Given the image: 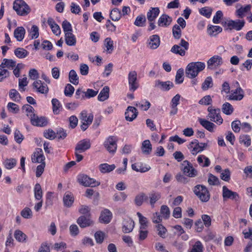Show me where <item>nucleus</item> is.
<instances>
[{"instance_id":"774afa93","label":"nucleus","mask_w":252,"mask_h":252,"mask_svg":"<svg viewBox=\"0 0 252 252\" xmlns=\"http://www.w3.org/2000/svg\"><path fill=\"white\" fill-rule=\"evenodd\" d=\"M1 65L4 66V68H13L16 65V62L12 60L4 59Z\"/></svg>"},{"instance_id":"338daca9","label":"nucleus","mask_w":252,"mask_h":252,"mask_svg":"<svg viewBox=\"0 0 252 252\" xmlns=\"http://www.w3.org/2000/svg\"><path fill=\"white\" fill-rule=\"evenodd\" d=\"M30 36L32 39H35L39 36V29L37 26L35 25L32 26L31 29L29 31Z\"/></svg>"},{"instance_id":"6e6552de","label":"nucleus","mask_w":252,"mask_h":252,"mask_svg":"<svg viewBox=\"0 0 252 252\" xmlns=\"http://www.w3.org/2000/svg\"><path fill=\"white\" fill-rule=\"evenodd\" d=\"M118 138L115 136H109L105 140L103 145L110 153L114 154L117 149Z\"/></svg>"},{"instance_id":"f8f14e48","label":"nucleus","mask_w":252,"mask_h":252,"mask_svg":"<svg viewBox=\"0 0 252 252\" xmlns=\"http://www.w3.org/2000/svg\"><path fill=\"white\" fill-rule=\"evenodd\" d=\"M222 195L224 201L231 199L236 202L240 199V196L236 192L230 190L225 186L222 187Z\"/></svg>"},{"instance_id":"4be33fe9","label":"nucleus","mask_w":252,"mask_h":252,"mask_svg":"<svg viewBox=\"0 0 252 252\" xmlns=\"http://www.w3.org/2000/svg\"><path fill=\"white\" fill-rule=\"evenodd\" d=\"M172 21L171 17L166 14H162L158 19V25L159 27H167L171 24Z\"/></svg>"},{"instance_id":"8fccbe9b","label":"nucleus","mask_w":252,"mask_h":252,"mask_svg":"<svg viewBox=\"0 0 252 252\" xmlns=\"http://www.w3.org/2000/svg\"><path fill=\"white\" fill-rule=\"evenodd\" d=\"M104 45L106 48V52L111 53L114 50L113 41L110 37H107L104 40Z\"/></svg>"},{"instance_id":"473e14b6","label":"nucleus","mask_w":252,"mask_h":252,"mask_svg":"<svg viewBox=\"0 0 252 252\" xmlns=\"http://www.w3.org/2000/svg\"><path fill=\"white\" fill-rule=\"evenodd\" d=\"M156 87H160L163 91H168L174 86L173 83L170 81L162 82L159 80L156 81Z\"/></svg>"},{"instance_id":"c03bdc74","label":"nucleus","mask_w":252,"mask_h":252,"mask_svg":"<svg viewBox=\"0 0 252 252\" xmlns=\"http://www.w3.org/2000/svg\"><path fill=\"white\" fill-rule=\"evenodd\" d=\"M198 163L203 167H208L210 164L209 159L204 155H199L197 158Z\"/></svg>"},{"instance_id":"1a4fd4ad","label":"nucleus","mask_w":252,"mask_h":252,"mask_svg":"<svg viewBox=\"0 0 252 252\" xmlns=\"http://www.w3.org/2000/svg\"><path fill=\"white\" fill-rule=\"evenodd\" d=\"M209 112L207 116L208 118L211 121H213L218 125H220L223 122V119L220 115V109H215L213 107L210 106L208 108Z\"/></svg>"},{"instance_id":"423d86ee","label":"nucleus","mask_w":252,"mask_h":252,"mask_svg":"<svg viewBox=\"0 0 252 252\" xmlns=\"http://www.w3.org/2000/svg\"><path fill=\"white\" fill-rule=\"evenodd\" d=\"M207 146L206 143H199L196 139H194L189 143L188 147L190 152L193 155H196L198 153L204 150Z\"/></svg>"},{"instance_id":"2f4dec72","label":"nucleus","mask_w":252,"mask_h":252,"mask_svg":"<svg viewBox=\"0 0 252 252\" xmlns=\"http://www.w3.org/2000/svg\"><path fill=\"white\" fill-rule=\"evenodd\" d=\"M64 37L65 43L67 45L73 46L76 45V38L72 32H67L64 34Z\"/></svg>"},{"instance_id":"c756f323","label":"nucleus","mask_w":252,"mask_h":252,"mask_svg":"<svg viewBox=\"0 0 252 252\" xmlns=\"http://www.w3.org/2000/svg\"><path fill=\"white\" fill-rule=\"evenodd\" d=\"M148 202V196L143 192H141L137 194L134 199V203L136 206H140L143 203Z\"/></svg>"},{"instance_id":"603ef678","label":"nucleus","mask_w":252,"mask_h":252,"mask_svg":"<svg viewBox=\"0 0 252 252\" xmlns=\"http://www.w3.org/2000/svg\"><path fill=\"white\" fill-rule=\"evenodd\" d=\"M222 111L226 115H229L233 112V108L229 102H225L222 106Z\"/></svg>"},{"instance_id":"3c124183","label":"nucleus","mask_w":252,"mask_h":252,"mask_svg":"<svg viewBox=\"0 0 252 252\" xmlns=\"http://www.w3.org/2000/svg\"><path fill=\"white\" fill-rule=\"evenodd\" d=\"M14 237L20 242H24L27 238L26 235L20 230H16L14 232Z\"/></svg>"},{"instance_id":"20e7f679","label":"nucleus","mask_w":252,"mask_h":252,"mask_svg":"<svg viewBox=\"0 0 252 252\" xmlns=\"http://www.w3.org/2000/svg\"><path fill=\"white\" fill-rule=\"evenodd\" d=\"M181 169L184 175L190 178H193L197 176L198 172L192 164L187 160H184L181 166Z\"/></svg>"},{"instance_id":"ddd939ff","label":"nucleus","mask_w":252,"mask_h":252,"mask_svg":"<svg viewBox=\"0 0 252 252\" xmlns=\"http://www.w3.org/2000/svg\"><path fill=\"white\" fill-rule=\"evenodd\" d=\"M32 87L36 92L42 94H46L49 91L47 85L40 80H35L32 83Z\"/></svg>"},{"instance_id":"cd10ccee","label":"nucleus","mask_w":252,"mask_h":252,"mask_svg":"<svg viewBox=\"0 0 252 252\" xmlns=\"http://www.w3.org/2000/svg\"><path fill=\"white\" fill-rule=\"evenodd\" d=\"M159 14L158 7H151L147 13V18L149 21H155Z\"/></svg>"},{"instance_id":"7ed1b4c3","label":"nucleus","mask_w":252,"mask_h":252,"mask_svg":"<svg viewBox=\"0 0 252 252\" xmlns=\"http://www.w3.org/2000/svg\"><path fill=\"white\" fill-rule=\"evenodd\" d=\"M193 192L202 202H206L209 201L210 195L205 186L201 185H197L194 188Z\"/></svg>"},{"instance_id":"09e8293b","label":"nucleus","mask_w":252,"mask_h":252,"mask_svg":"<svg viewBox=\"0 0 252 252\" xmlns=\"http://www.w3.org/2000/svg\"><path fill=\"white\" fill-rule=\"evenodd\" d=\"M204 247L200 241H197L195 244L192 245L189 252H203Z\"/></svg>"},{"instance_id":"a211bd4d","label":"nucleus","mask_w":252,"mask_h":252,"mask_svg":"<svg viewBox=\"0 0 252 252\" xmlns=\"http://www.w3.org/2000/svg\"><path fill=\"white\" fill-rule=\"evenodd\" d=\"M91 147L90 141L85 139L78 142L75 147V151L82 153L90 149Z\"/></svg>"},{"instance_id":"dca6fc26","label":"nucleus","mask_w":252,"mask_h":252,"mask_svg":"<svg viewBox=\"0 0 252 252\" xmlns=\"http://www.w3.org/2000/svg\"><path fill=\"white\" fill-rule=\"evenodd\" d=\"M160 43L159 36L157 34H154L149 37L147 41V47L151 49L155 50L158 47Z\"/></svg>"},{"instance_id":"0e129e2a","label":"nucleus","mask_w":252,"mask_h":252,"mask_svg":"<svg viewBox=\"0 0 252 252\" xmlns=\"http://www.w3.org/2000/svg\"><path fill=\"white\" fill-rule=\"evenodd\" d=\"M162 217L165 219H167L170 216V210L168 207L166 205H162L160 210Z\"/></svg>"},{"instance_id":"c85d7f7f","label":"nucleus","mask_w":252,"mask_h":252,"mask_svg":"<svg viewBox=\"0 0 252 252\" xmlns=\"http://www.w3.org/2000/svg\"><path fill=\"white\" fill-rule=\"evenodd\" d=\"M251 7L250 4L246 5L245 6H241L236 11V16L240 18H243L248 12L250 11Z\"/></svg>"},{"instance_id":"72a5a7b5","label":"nucleus","mask_w":252,"mask_h":252,"mask_svg":"<svg viewBox=\"0 0 252 252\" xmlns=\"http://www.w3.org/2000/svg\"><path fill=\"white\" fill-rule=\"evenodd\" d=\"M63 201L64 205L67 207L71 206L74 202V196L73 194L69 192H66L64 193Z\"/></svg>"},{"instance_id":"58836bf2","label":"nucleus","mask_w":252,"mask_h":252,"mask_svg":"<svg viewBox=\"0 0 252 252\" xmlns=\"http://www.w3.org/2000/svg\"><path fill=\"white\" fill-rule=\"evenodd\" d=\"M222 31V28L219 26L211 25L207 28V32L211 36L215 35L221 32Z\"/></svg>"},{"instance_id":"e433bc0d","label":"nucleus","mask_w":252,"mask_h":252,"mask_svg":"<svg viewBox=\"0 0 252 252\" xmlns=\"http://www.w3.org/2000/svg\"><path fill=\"white\" fill-rule=\"evenodd\" d=\"M198 121L202 126L210 132H212L214 130L215 125L207 120L199 118Z\"/></svg>"},{"instance_id":"a878e982","label":"nucleus","mask_w":252,"mask_h":252,"mask_svg":"<svg viewBox=\"0 0 252 252\" xmlns=\"http://www.w3.org/2000/svg\"><path fill=\"white\" fill-rule=\"evenodd\" d=\"M47 23L50 27L52 32L56 35H60L61 33V29L59 26L56 23L52 18H49L47 20Z\"/></svg>"},{"instance_id":"69168bd1","label":"nucleus","mask_w":252,"mask_h":252,"mask_svg":"<svg viewBox=\"0 0 252 252\" xmlns=\"http://www.w3.org/2000/svg\"><path fill=\"white\" fill-rule=\"evenodd\" d=\"M172 32L173 36L176 39H179L181 36L182 31L180 26L178 25H175L172 28Z\"/></svg>"},{"instance_id":"680f3d73","label":"nucleus","mask_w":252,"mask_h":252,"mask_svg":"<svg viewBox=\"0 0 252 252\" xmlns=\"http://www.w3.org/2000/svg\"><path fill=\"white\" fill-rule=\"evenodd\" d=\"M137 216L139 218V222L140 223V229H145L147 226V218L142 216L140 212L137 213Z\"/></svg>"},{"instance_id":"e2e57ef3","label":"nucleus","mask_w":252,"mask_h":252,"mask_svg":"<svg viewBox=\"0 0 252 252\" xmlns=\"http://www.w3.org/2000/svg\"><path fill=\"white\" fill-rule=\"evenodd\" d=\"M156 228L158 232V235L162 238H165L167 232V229L166 228L161 224H158L156 226Z\"/></svg>"},{"instance_id":"39448f33","label":"nucleus","mask_w":252,"mask_h":252,"mask_svg":"<svg viewBox=\"0 0 252 252\" xmlns=\"http://www.w3.org/2000/svg\"><path fill=\"white\" fill-rule=\"evenodd\" d=\"M77 181L79 183L85 187H95L100 184L99 182L84 174L78 175Z\"/></svg>"},{"instance_id":"4d7b16f0","label":"nucleus","mask_w":252,"mask_h":252,"mask_svg":"<svg viewBox=\"0 0 252 252\" xmlns=\"http://www.w3.org/2000/svg\"><path fill=\"white\" fill-rule=\"evenodd\" d=\"M10 98L14 101H19L21 99L20 94L15 89H11L9 94Z\"/></svg>"},{"instance_id":"ea45409f","label":"nucleus","mask_w":252,"mask_h":252,"mask_svg":"<svg viewBox=\"0 0 252 252\" xmlns=\"http://www.w3.org/2000/svg\"><path fill=\"white\" fill-rule=\"evenodd\" d=\"M135 105L141 110L147 111L151 106V103L149 101L144 99L136 102Z\"/></svg>"},{"instance_id":"f3484780","label":"nucleus","mask_w":252,"mask_h":252,"mask_svg":"<svg viewBox=\"0 0 252 252\" xmlns=\"http://www.w3.org/2000/svg\"><path fill=\"white\" fill-rule=\"evenodd\" d=\"M134 227V222L133 220L126 217L124 219L123 222V232L125 233H127L131 232Z\"/></svg>"},{"instance_id":"5701e85b","label":"nucleus","mask_w":252,"mask_h":252,"mask_svg":"<svg viewBox=\"0 0 252 252\" xmlns=\"http://www.w3.org/2000/svg\"><path fill=\"white\" fill-rule=\"evenodd\" d=\"M31 122L32 125L37 126H44L47 125L48 123L46 118L43 117H39L35 115L32 118Z\"/></svg>"},{"instance_id":"393cba45","label":"nucleus","mask_w":252,"mask_h":252,"mask_svg":"<svg viewBox=\"0 0 252 252\" xmlns=\"http://www.w3.org/2000/svg\"><path fill=\"white\" fill-rule=\"evenodd\" d=\"M112 214L108 209H104L101 213L99 220L101 222L108 223L111 220Z\"/></svg>"},{"instance_id":"37998d69","label":"nucleus","mask_w":252,"mask_h":252,"mask_svg":"<svg viewBox=\"0 0 252 252\" xmlns=\"http://www.w3.org/2000/svg\"><path fill=\"white\" fill-rule=\"evenodd\" d=\"M110 16L113 21H118L121 19L122 13L118 8H115L111 10Z\"/></svg>"},{"instance_id":"6ab92c4d","label":"nucleus","mask_w":252,"mask_h":252,"mask_svg":"<svg viewBox=\"0 0 252 252\" xmlns=\"http://www.w3.org/2000/svg\"><path fill=\"white\" fill-rule=\"evenodd\" d=\"M161 197V194L160 192L153 191L148 196V202L147 203H149L153 208L155 207V204L160 199Z\"/></svg>"},{"instance_id":"052dcab7","label":"nucleus","mask_w":252,"mask_h":252,"mask_svg":"<svg viewBox=\"0 0 252 252\" xmlns=\"http://www.w3.org/2000/svg\"><path fill=\"white\" fill-rule=\"evenodd\" d=\"M213 86V80L211 77H207L202 85L203 90H207L209 88Z\"/></svg>"},{"instance_id":"bb28decb","label":"nucleus","mask_w":252,"mask_h":252,"mask_svg":"<svg viewBox=\"0 0 252 252\" xmlns=\"http://www.w3.org/2000/svg\"><path fill=\"white\" fill-rule=\"evenodd\" d=\"M77 222L82 228L91 226L94 223L93 221L89 217L85 216L80 217L78 219Z\"/></svg>"},{"instance_id":"9d476101","label":"nucleus","mask_w":252,"mask_h":252,"mask_svg":"<svg viewBox=\"0 0 252 252\" xmlns=\"http://www.w3.org/2000/svg\"><path fill=\"white\" fill-rule=\"evenodd\" d=\"M94 116L92 114H88L85 110L82 111L80 113V119L82 125L81 126V129L83 131L86 130L89 126H90L93 122Z\"/></svg>"},{"instance_id":"7c9ffc66","label":"nucleus","mask_w":252,"mask_h":252,"mask_svg":"<svg viewBox=\"0 0 252 252\" xmlns=\"http://www.w3.org/2000/svg\"><path fill=\"white\" fill-rule=\"evenodd\" d=\"M26 31L23 27H18L14 32V36L17 41H21L25 37Z\"/></svg>"},{"instance_id":"c9c22d12","label":"nucleus","mask_w":252,"mask_h":252,"mask_svg":"<svg viewBox=\"0 0 252 252\" xmlns=\"http://www.w3.org/2000/svg\"><path fill=\"white\" fill-rule=\"evenodd\" d=\"M116 168L115 164L109 165L108 163H102L99 165V171L103 174L109 173Z\"/></svg>"},{"instance_id":"a19ab883","label":"nucleus","mask_w":252,"mask_h":252,"mask_svg":"<svg viewBox=\"0 0 252 252\" xmlns=\"http://www.w3.org/2000/svg\"><path fill=\"white\" fill-rule=\"evenodd\" d=\"M34 195L36 200H42L43 192L41 186L37 183L34 187Z\"/></svg>"},{"instance_id":"f704fd0d","label":"nucleus","mask_w":252,"mask_h":252,"mask_svg":"<svg viewBox=\"0 0 252 252\" xmlns=\"http://www.w3.org/2000/svg\"><path fill=\"white\" fill-rule=\"evenodd\" d=\"M141 150L145 155H149L152 150V146L150 140H145L142 143Z\"/></svg>"},{"instance_id":"4468645a","label":"nucleus","mask_w":252,"mask_h":252,"mask_svg":"<svg viewBox=\"0 0 252 252\" xmlns=\"http://www.w3.org/2000/svg\"><path fill=\"white\" fill-rule=\"evenodd\" d=\"M223 63V60L220 56H214L207 62V68L214 70Z\"/></svg>"},{"instance_id":"de8ad7c7","label":"nucleus","mask_w":252,"mask_h":252,"mask_svg":"<svg viewBox=\"0 0 252 252\" xmlns=\"http://www.w3.org/2000/svg\"><path fill=\"white\" fill-rule=\"evenodd\" d=\"M69 81L74 85L79 83V77L74 70H71L69 73Z\"/></svg>"},{"instance_id":"5fc2aeb1","label":"nucleus","mask_w":252,"mask_h":252,"mask_svg":"<svg viewBox=\"0 0 252 252\" xmlns=\"http://www.w3.org/2000/svg\"><path fill=\"white\" fill-rule=\"evenodd\" d=\"M52 104L54 113L55 114H59L62 106L60 101L57 98H53L52 100Z\"/></svg>"},{"instance_id":"864d4df0","label":"nucleus","mask_w":252,"mask_h":252,"mask_svg":"<svg viewBox=\"0 0 252 252\" xmlns=\"http://www.w3.org/2000/svg\"><path fill=\"white\" fill-rule=\"evenodd\" d=\"M171 52L176 54L180 55L181 56H184L185 55V50H183L179 45H174L172 46L171 49Z\"/></svg>"},{"instance_id":"79ce46f5","label":"nucleus","mask_w":252,"mask_h":252,"mask_svg":"<svg viewBox=\"0 0 252 252\" xmlns=\"http://www.w3.org/2000/svg\"><path fill=\"white\" fill-rule=\"evenodd\" d=\"M17 164V161L15 158H6L3 161V164L5 168L7 169L13 168Z\"/></svg>"},{"instance_id":"2eb2a0df","label":"nucleus","mask_w":252,"mask_h":252,"mask_svg":"<svg viewBox=\"0 0 252 252\" xmlns=\"http://www.w3.org/2000/svg\"><path fill=\"white\" fill-rule=\"evenodd\" d=\"M245 22L244 20H228L225 22V24L230 30H235L237 31H240L244 27Z\"/></svg>"},{"instance_id":"4c0bfd02","label":"nucleus","mask_w":252,"mask_h":252,"mask_svg":"<svg viewBox=\"0 0 252 252\" xmlns=\"http://www.w3.org/2000/svg\"><path fill=\"white\" fill-rule=\"evenodd\" d=\"M109 88L108 86H105L100 91L98 95V100L100 101H103L107 99L109 97Z\"/></svg>"},{"instance_id":"0eeeda50","label":"nucleus","mask_w":252,"mask_h":252,"mask_svg":"<svg viewBox=\"0 0 252 252\" xmlns=\"http://www.w3.org/2000/svg\"><path fill=\"white\" fill-rule=\"evenodd\" d=\"M235 84L236 89L230 91L229 94L227 96L228 100L240 101L244 98V92L243 90L240 86L238 82L236 81Z\"/></svg>"},{"instance_id":"13d9d810","label":"nucleus","mask_w":252,"mask_h":252,"mask_svg":"<svg viewBox=\"0 0 252 252\" xmlns=\"http://www.w3.org/2000/svg\"><path fill=\"white\" fill-rule=\"evenodd\" d=\"M21 215L25 219H31L32 217V212L30 208L25 207L21 211Z\"/></svg>"},{"instance_id":"412c9836","label":"nucleus","mask_w":252,"mask_h":252,"mask_svg":"<svg viewBox=\"0 0 252 252\" xmlns=\"http://www.w3.org/2000/svg\"><path fill=\"white\" fill-rule=\"evenodd\" d=\"M137 110L135 107L128 106L125 112L126 119L127 121L131 122L137 117Z\"/></svg>"},{"instance_id":"6e6d98bb","label":"nucleus","mask_w":252,"mask_h":252,"mask_svg":"<svg viewBox=\"0 0 252 252\" xmlns=\"http://www.w3.org/2000/svg\"><path fill=\"white\" fill-rule=\"evenodd\" d=\"M23 110H25L26 112V115L28 116L30 119L31 120L34 115V109L30 105L26 104L23 106Z\"/></svg>"},{"instance_id":"f257e3e1","label":"nucleus","mask_w":252,"mask_h":252,"mask_svg":"<svg viewBox=\"0 0 252 252\" xmlns=\"http://www.w3.org/2000/svg\"><path fill=\"white\" fill-rule=\"evenodd\" d=\"M205 66V63L201 62L189 63L186 68V76L190 79L195 78L199 72L204 69Z\"/></svg>"},{"instance_id":"49530a36","label":"nucleus","mask_w":252,"mask_h":252,"mask_svg":"<svg viewBox=\"0 0 252 252\" xmlns=\"http://www.w3.org/2000/svg\"><path fill=\"white\" fill-rule=\"evenodd\" d=\"M239 142L243 144L246 147H248L251 145V139L249 135H241L239 137Z\"/></svg>"},{"instance_id":"f03ea898","label":"nucleus","mask_w":252,"mask_h":252,"mask_svg":"<svg viewBox=\"0 0 252 252\" xmlns=\"http://www.w3.org/2000/svg\"><path fill=\"white\" fill-rule=\"evenodd\" d=\"M13 8L18 15L22 16L27 15L31 11L30 6L24 0H15Z\"/></svg>"},{"instance_id":"9b49d317","label":"nucleus","mask_w":252,"mask_h":252,"mask_svg":"<svg viewBox=\"0 0 252 252\" xmlns=\"http://www.w3.org/2000/svg\"><path fill=\"white\" fill-rule=\"evenodd\" d=\"M128 82L129 89L130 91L134 92L139 87L136 71L134 70L129 71L128 74Z\"/></svg>"},{"instance_id":"b1692460","label":"nucleus","mask_w":252,"mask_h":252,"mask_svg":"<svg viewBox=\"0 0 252 252\" xmlns=\"http://www.w3.org/2000/svg\"><path fill=\"white\" fill-rule=\"evenodd\" d=\"M131 168L132 170L141 173L146 172L151 169L150 166L141 162L132 164L131 165Z\"/></svg>"},{"instance_id":"aec40b11","label":"nucleus","mask_w":252,"mask_h":252,"mask_svg":"<svg viewBox=\"0 0 252 252\" xmlns=\"http://www.w3.org/2000/svg\"><path fill=\"white\" fill-rule=\"evenodd\" d=\"M45 157L43 155V151L40 148H37L34 152L32 157V162L45 163Z\"/></svg>"},{"instance_id":"bf43d9fd","label":"nucleus","mask_w":252,"mask_h":252,"mask_svg":"<svg viewBox=\"0 0 252 252\" xmlns=\"http://www.w3.org/2000/svg\"><path fill=\"white\" fill-rule=\"evenodd\" d=\"M184 73V69L183 68H180L177 70L175 76V82L176 84H181L183 82Z\"/></svg>"},{"instance_id":"a18cd8bd","label":"nucleus","mask_w":252,"mask_h":252,"mask_svg":"<svg viewBox=\"0 0 252 252\" xmlns=\"http://www.w3.org/2000/svg\"><path fill=\"white\" fill-rule=\"evenodd\" d=\"M15 56L19 59L26 58L29 55V52L26 50L22 48H17L14 51Z\"/></svg>"}]
</instances>
